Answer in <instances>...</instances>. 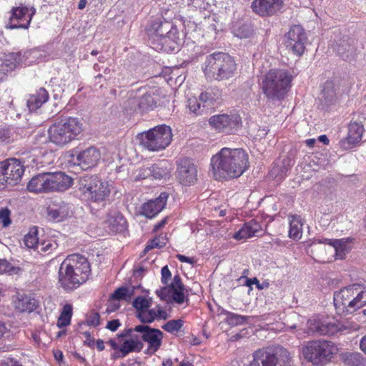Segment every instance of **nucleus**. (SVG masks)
I'll return each instance as SVG.
<instances>
[{
    "mask_svg": "<svg viewBox=\"0 0 366 366\" xmlns=\"http://www.w3.org/2000/svg\"><path fill=\"white\" fill-rule=\"evenodd\" d=\"M211 165L217 179L237 178L249 167L248 154L242 149L224 147L212 157Z\"/></svg>",
    "mask_w": 366,
    "mask_h": 366,
    "instance_id": "obj_1",
    "label": "nucleus"
},
{
    "mask_svg": "<svg viewBox=\"0 0 366 366\" xmlns=\"http://www.w3.org/2000/svg\"><path fill=\"white\" fill-rule=\"evenodd\" d=\"M147 42L151 48L157 51L167 53L179 51L180 39L177 29L169 22L161 20L152 21L145 29Z\"/></svg>",
    "mask_w": 366,
    "mask_h": 366,
    "instance_id": "obj_2",
    "label": "nucleus"
},
{
    "mask_svg": "<svg viewBox=\"0 0 366 366\" xmlns=\"http://www.w3.org/2000/svg\"><path fill=\"white\" fill-rule=\"evenodd\" d=\"M334 305L339 315L352 314L366 305V285L352 284L334 294Z\"/></svg>",
    "mask_w": 366,
    "mask_h": 366,
    "instance_id": "obj_3",
    "label": "nucleus"
},
{
    "mask_svg": "<svg viewBox=\"0 0 366 366\" xmlns=\"http://www.w3.org/2000/svg\"><path fill=\"white\" fill-rule=\"evenodd\" d=\"M73 179L63 172H44L34 176L27 184L29 192H64L71 187Z\"/></svg>",
    "mask_w": 366,
    "mask_h": 366,
    "instance_id": "obj_4",
    "label": "nucleus"
},
{
    "mask_svg": "<svg viewBox=\"0 0 366 366\" xmlns=\"http://www.w3.org/2000/svg\"><path fill=\"white\" fill-rule=\"evenodd\" d=\"M84 130L81 119L77 117H64L56 119L48 129L51 142L58 146H64L76 139Z\"/></svg>",
    "mask_w": 366,
    "mask_h": 366,
    "instance_id": "obj_5",
    "label": "nucleus"
},
{
    "mask_svg": "<svg viewBox=\"0 0 366 366\" xmlns=\"http://www.w3.org/2000/svg\"><path fill=\"white\" fill-rule=\"evenodd\" d=\"M292 75L285 69H272L262 80V89L268 100L284 99L290 89Z\"/></svg>",
    "mask_w": 366,
    "mask_h": 366,
    "instance_id": "obj_6",
    "label": "nucleus"
},
{
    "mask_svg": "<svg viewBox=\"0 0 366 366\" xmlns=\"http://www.w3.org/2000/svg\"><path fill=\"white\" fill-rule=\"evenodd\" d=\"M112 185L97 174H84L79 178L78 189L84 199L94 203H103L109 197Z\"/></svg>",
    "mask_w": 366,
    "mask_h": 366,
    "instance_id": "obj_7",
    "label": "nucleus"
},
{
    "mask_svg": "<svg viewBox=\"0 0 366 366\" xmlns=\"http://www.w3.org/2000/svg\"><path fill=\"white\" fill-rule=\"evenodd\" d=\"M236 69L237 65L230 55L214 52L207 56L204 73L207 79L222 81L232 78Z\"/></svg>",
    "mask_w": 366,
    "mask_h": 366,
    "instance_id": "obj_8",
    "label": "nucleus"
},
{
    "mask_svg": "<svg viewBox=\"0 0 366 366\" xmlns=\"http://www.w3.org/2000/svg\"><path fill=\"white\" fill-rule=\"evenodd\" d=\"M334 342L325 340L308 341L302 348L305 360L315 366H325L332 361L337 352Z\"/></svg>",
    "mask_w": 366,
    "mask_h": 366,
    "instance_id": "obj_9",
    "label": "nucleus"
},
{
    "mask_svg": "<svg viewBox=\"0 0 366 366\" xmlns=\"http://www.w3.org/2000/svg\"><path fill=\"white\" fill-rule=\"evenodd\" d=\"M172 139L170 127L162 124L139 133V140L144 148L149 151H160L167 148Z\"/></svg>",
    "mask_w": 366,
    "mask_h": 366,
    "instance_id": "obj_10",
    "label": "nucleus"
},
{
    "mask_svg": "<svg viewBox=\"0 0 366 366\" xmlns=\"http://www.w3.org/2000/svg\"><path fill=\"white\" fill-rule=\"evenodd\" d=\"M156 294L161 300L167 303L182 305L189 300V290L184 285L179 274L174 277L171 284L157 290Z\"/></svg>",
    "mask_w": 366,
    "mask_h": 366,
    "instance_id": "obj_11",
    "label": "nucleus"
},
{
    "mask_svg": "<svg viewBox=\"0 0 366 366\" xmlns=\"http://www.w3.org/2000/svg\"><path fill=\"white\" fill-rule=\"evenodd\" d=\"M306 330H298L297 336L299 338L304 337L303 334L307 335H333L340 330V326L335 321L329 318L312 317L307 320Z\"/></svg>",
    "mask_w": 366,
    "mask_h": 366,
    "instance_id": "obj_12",
    "label": "nucleus"
},
{
    "mask_svg": "<svg viewBox=\"0 0 366 366\" xmlns=\"http://www.w3.org/2000/svg\"><path fill=\"white\" fill-rule=\"evenodd\" d=\"M209 124L219 132L231 134L241 128L242 118L234 113L217 114L209 118Z\"/></svg>",
    "mask_w": 366,
    "mask_h": 366,
    "instance_id": "obj_13",
    "label": "nucleus"
},
{
    "mask_svg": "<svg viewBox=\"0 0 366 366\" xmlns=\"http://www.w3.org/2000/svg\"><path fill=\"white\" fill-rule=\"evenodd\" d=\"M307 36L304 29L299 25L292 26L285 36V46L294 54L300 56L305 49Z\"/></svg>",
    "mask_w": 366,
    "mask_h": 366,
    "instance_id": "obj_14",
    "label": "nucleus"
},
{
    "mask_svg": "<svg viewBox=\"0 0 366 366\" xmlns=\"http://www.w3.org/2000/svg\"><path fill=\"white\" fill-rule=\"evenodd\" d=\"M74 275L81 279L84 283L91 273L90 264L87 259L79 254L69 255L62 262Z\"/></svg>",
    "mask_w": 366,
    "mask_h": 366,
    "instance_id": "obj_15",
    "label": "nucleus"
},
{
    "mask_svg": "<svg viewBox=\"0 0 366 366\" xmlns=\"http://www.w3.org/2000/svg\"><path fill=\"white\" fill-rule=\"evenodd\" d=\"M249 366H286L278 360L274 350L270 347L262 348L255 351Z\"/></svg>",
    "mask_w": 366,
    "mask_h": 366,
    "instance_id": "obj_16",
    "label": "nucleus"
},
{
    "mask_svg": "<svg viewBox=\"0 0 366 366\" xmlns=\"http://www.w3.org/2000/svg\"><path fill=\"white\" fill-rule=\"evenodd\" d=\"M139 333L142 334V340L149 344L147 353L154 354L161 345L162 332L147 325H139Z\"/></svg>",
    "mask_w": 366,
    "mask_h": 366,
    "instance_id": "obj_17",
    "label": "nucleus"
},
{
    "mask_svg": "<svg viewBox=\"0 0 366 366\" xmlns=\"http://www.w3.org/2000/svg\"><path fill=\"white\" fill-rule=\"evenodd\" d=\"M100 159L99 152L94 147H90L85 150L72 154L71 161L82 169H87L94 167Z\"/></svg>",
    "mask_w": 366,
    "mask_h": 366,
    "instance_id": "obj_18",
    "label": "nucleus"
},
{
    "mask_svg": "<svg viewBox=\"0 0 366 366\" xmlns=\"http://www.w3.org/2000/svg\"><path fill=\"white\" fill-rule=\"evenodd\" d=\"M283 0H254L252 3L253 11L261 16H271L283 7Z\"/></svg>",
    "mask_w": 366,
    "mask_h": 366,
    "instance_id": "obj_19",
    "label": "nucleus"
},
{
    "mask_svg": "<svg viewBox=\"0 0 366 366\" xmlns=\"http://www.w3.org/2000/svg\"><path fill=\"white\" fill-rule=\"evenodd\" d=\"M1 164L7 175L6 178L9 180V185L17 184L21 179L24 172V167L21 162L16 158H11L1 162Z\"/></svg>",
    "mask_w": 366,
    "mask_h": 366,
    "instance_id": "obj_20",
    "label": "nucleus"
},
{
    "mask_svg": "<svg viewBox=\"0 0 366 366\" xmlns=\"http://www.w3.org/2000/svg\"><path fill=\"white\" fill-rule=\"evenodd\" d=\"M178 177L184 185H190L197 180V169L189 159H182L178 167Z\"/></svg>",
    "mask_w": 366,
    "mask_h": 366,
    "instance_id": "obj_21",
    "label": "nucleus"
},
{
    "mask_svg": "<svg viewBox=\"0 0 366 366\" xmlns=\"http://www.w3.org/2000/svg\"><path fill=\"white\" fill-rule=\"evenodd\" d=\"M59 282L66 291H71L83 284L81 279L74 276V274L63 263L61 264L59 269Z\"/></svg>",
    "mask_w": 366,
    "mask_h": 366,
    "instance_id": "obj_22",
    "label": "nucleus"
},
{
    "mask_svg": "<svg viewBox=\"0 0 366 366\" xmlns=\"http://www.w3.org/2000/svg\"><path fill=\"white\" fill-rule=\"evenodd\" d=\"M167 197L168 196L165 192L161 193L157 199L144 203L142 207L140 214L148 218L154 217L164 209Z\"/></svg>",
    "mask_w": 366,
    "mask_h": 366,
    "instance_id": "obj_23",
    "label": "nucleus"
},
{
    "mask_svg": "<svg viewBox=\"0 0 366 366\" xmlns=\"http://www.w3.org/2000/svg\"><path fill=\"white\" fill-rule=\"evenodd\" d=\"M137 287L132 285L122 286L116 289L112 294V299L118 301H124L129 302L132 301V306L137 310V297H134ZM135 316L137 317V310H136Z\"/></svg>",
    "mask_w": 366,
    "mask_h": 366,
    "instance_id": "obj_24",
    "label": "nucleus"
},
{
    "mask_svg": "<svg viewBox=\"0 0 366 366\" xmlns=\"http://www.w3.org/2000/svg\"><path fill=\"white\" fill-rule=\"evenodd\" d=\"M105 228L111 234L123 232L127 229V221L124 216L117 212L109 213L104 222Z\"/></svg>",
    "mask_w": 366,
    "mask_h": 366,
    "instance_id": "obj_25",
    "label": "nucleus"
},
{
    "mask_svg": "<svg viewBox=\"0 0 366 366\" xmlns=\"http://www.w3.org/2000/svg\"><path fill=\"white\" fill-rule=\"evenodd\" d=\"M337 54L344 60L352 61L357 56V46L354 40H343L337 46Z\"/></svg>",
    "mask_w": 366,
    "mask_h": 366,
    "instance_id": "obj_26",
    "label": "nucleus"
},
{
    "mask_svg": "<svg viewBox=\"0 0 366 366\" xmlns=\"http://www.w3.org/2000/svg\"><path fill=\"white\" fill-rule=\"evenodd\" d=\"M262 230V227L256 220H250L246 222L244 226L237 232L234 233L233 237L235 239H246L253 236H257V233Z\"/></svg>",
    "mask_w": 366,
    "mask_h": 366,
    "instance_id": "obj_27",
    "label": "nucleus"
},
{
    "mask_svg": "<svg viewBox=\"0 0 366 366\" xmlns=\"http://www.w3.org/2000/svg\"><path fill=\"white\" fill-rule=\"evenodd\" d=\"M364 132V126L362 122L357 121L352 122L349 124L348 127V136L345 141L342 142V144L345 145L346 142L348 143L349 146L354 145L359 142L362 139V137Z\"/></svg>",
    "mask_w": 366,
    "mask_h": 366,
    "instance_id": "obj_28",
    "label": "nucleus"
},
{
    "mask_svg": "<svg viewBox=\"0 0 366 366\" xmlns=\"http://www.w3.org/2000/svg\"><path fill=\"white\" fill-rule=\"evenodd\" d=\"M49 93L44 88H40L35 94L30 95L27 100V107L31 112H34L47 102Z\"/></svg>",
    "mask_w": 366,
    "mask_h": 366,
    "instance_id": "obj_29",
    "label": "nucleus"
},
{
    "mask_svg": "<svg viewBox=\"0 0 366 366\" xmlns=\"http://www.w3.org/2000/svg\"><path fill=\"white\" fill-rule=\"evenodd\" d=\"M14 304L16 309L21 312H31L37 307L36 300L30 296L24 295H18Z\"/></svg>",
    "mask_w": 366,
    "mask_h": 366,
    "instance_id": "obj_30",
    "label": "nucleus"
},
{
    "mask_svg": "<svg viewBox=\"0 0 366 366\" xmlns=\"http://www.w3.org/2000/svg\"><path fill=\"white\" fill-rule=\"evenodd\" d=\"M21 52H11L5 55L4 61L1 65V70L4 73L13 71L21 64Z\"/></svg>",
    "mask_w": 366,
    "mask_h": 366,
    "instance_id": "obj_31",
    "label": "nucleus"
},
{
    "mask_svg": "<svg viewBox=\"0 0 366 366\" xmlns=\"http://www.w3.org/2000/svg\"><path fill=\"white\" fill-rule=\"evenodd\" d=\"M221 97L222 92L217 87H210L204 92L201 93L200 100L203 104V107L208 109L209 107L213 106Z\"/></svg>",
    "mask_w": 366,
    "mask_h": 366,
    "instance_id": "obj_32",
    "label": "nucleus"
},
{
    "mask_svg": "<svg viewBox=\"0 0 366 366\" xmlns=\"http://www.w3.org/2000/svg\"><path fill=\"white\" fill-rule=\"evenodd\" d=\"M350 238L337 239L330 242V245L335 249L336 259H344L346 254L350 251Z\"/></svg>",
    "mask_w": 366,
    "mask_h": 366,
    "instance_id": "obj_33",
    "label": "nucleus"
},
{
    "mask_svg": "<svg viewBox=\"0 0 366 366\" xmlns=\"http://www.w3.org/2000/svg\"><path fill=\"white\" fill-rule=\"evenodd\" d=\"M341 359L346 366H366V359L357 352H346L342 354Z\"/></svg>",
    "mask_w": 366,
    "mask_h": 366,
    "instance_id": "obj_34",
    "label": "nucleus"
},
{
    "mask_svg": "<svg viewBox=\"0 0 366 366\" xmlns=\"http://www.w3.org/2000/svg\"><path fill=\"white\" fill-rule=\"evenodd\" d=\"M232 34L239 39L249 38L252 34L253 30L251 26L248 24L242 22H236L232 28Z\"/></svg>",
    "mask_w": 366,
    "mask_h": 366,
    "instance_id": "obj_35",
    "label": "nucleus"
},
{
    "mask_svg": "<svg viewBox=\"0 0 366 366\" xmlns=\"http://www.w3.org/2000/svg\"><path fill=\"white\" fill-rule=\"evenodd\" d=\"M302 222L300 216H292L290 220L289 237L292 239H300L302 237Z\"/></svg>",
    "mask_w": 366,
    "mask_h": 366,
    "instance_id": "obj_36",
    "label": "nucleus"
},
{
    "mask_svg": "<svg viewBox=\"0 0 366 366\" xmlns=\"http://www.w3.org/2000/svg\"><path fill=\"white\" fill-rule=\"evenodd\" d=\"M157 102L151 94L146 93L139 100V109L142 112L153 110L156 107Z\"/></svg>",
    "mask_w": 366,
    "mask_h": 366,
    "instance_id": "obj_37",
    "label": "nucleus"
},
{
    "mask_svg": "<svg viewBox=\"0 0 366 366\" xmlns=\"http://www.w3.org/2000/svg\"><path fill=\"white\" fill-rule=\"evenodd\" d=\"M72 316V307L66 304L64 306L61 315L57 320V326L59 328L64 327L70 324Z\"/></svg>",
    "mask_w": 366,
    "mask_h": 366,
    "instance_id": "obj_38",
    "label": "nucleus"
},
{
    "mask_svg": "<svg viewBox=\"0 0 366 366\" xmlns=\"http://www.w3.org/2000/svg\"><path fill=\"white\" fill-rule=\"evenodd\" d=\"M322 97L327 102H332L336 97V89L335 83L331 80L325 82L322 90Z\"/></svg>",
    "mask_w": 366,
    "mask_h": 366,
    "instance_id": "obj_39",
    "label": "nucleus"
},
{
    "mask_svg": "<svg viewBox=\"0 0 366 366\" xmlns=\"http://www.w3.org/2000/svg\"><path fill=\"white\" fill-rule=\"evenodd\" d=\"M187 107L189 111L197 115L202 114L206 107H203V104L200 100V97L197 99L196 97L189 98L187 100Z\"/></svg>",
    "mask_w": 366,
    "mask_h": 366,
    "instance_id": "obj_40",
    "label": "nucleus"
},
{
    "mask_svg": "<svg viewBox=\"0 0 366 366\" xmlns=\"http://www.w3.org/2000/svg\"><path fill=\"white\" fill-rule=\"evenodd\" d=\"M157 317V314L154 309L140 310L139 307V320L143 323L152 322Z\"/></svg>",
    "mask_w": 366,
    "mask_h": 366,
    "instance_id": "obj_41",
    "label": "nucleus"
},
{
    "mask_svg": "<svg viewBox=\"0 0 366 366\" xmlns=\"http://www.w3.org/2000/svg\"><path fill=\"white\" fill-rule=\"evenodd\" d=\"M247 319L248 317L247 316H242L232 312L227 313V317L224 321L230 326H237L242 325Z\"/></svg>",
    "mask_w": 366,
    "mask_h": 366,
    "instance_id": "obj_42",
    "label": "nucleus"
},
{
    "mask_svg": "<svg viewBox=\"0 0 366 366\" xmlns=\"http://www.w3.org/2000/svg\"><path fill=\"white\" fill-rule=\"evenodd\" d=\"M167 239L165 237H158L150 240L143 251V255L152 249L162 248L167 244Z\"/></svg>",
    "mask_w": 366,
    "mask_h": 366,
    "instance_id": "obj_43",
    "label": "nucleus"
},
{
    "mask_svg": "<svg viewBox=\"0 0 366 366\" xmlns=\"http://www.w3.org/2000/svg\"><path fill=\"white\" fill-rule=\"evenodd\" d=\"M140 292L142 295H139V307H140V310L148 309L152 303V298L148 297L149 291L142 289L139 284V293Z\"/></svg>",
    "mask_w": 366,
    "mask_h": 366,
    "instance_id": "obj_44",
    "label": "nucleus"
},
{
    "mask_svg": "<svg viewBox=\"0 0 366 366\" xmlns=\"http://www.w3.org/2000/svg\"><path fill=\"white\" fill-rule=\"evenodd\" d=\"M184 322L181 319L172 320L168 321L162 326V328L170 333H174L180 330L183 327Z\"/></svg>",
    "mask_w": 366,
    "mask_h": 366,
    "instance_id": "obj_45",
    "label": "nucleus"
},
{
    "mask_svg": "<svg viewBox=\"0 0 366 366\" xmlns=\"http://www.w3.org/2000/svg\"><path fill=\"white\" fill-rule=\"evenodd\" d=\"M29 11V9L26 6L13 7L11 9V15L9 19L10 21H12L13 19L21 21Z\"/></svg>",
    "mask_w": 366,
    "mask_h": 366,
    "instance_id": "obj_46",
    "label": "nucleus"
},
{
    "mask_svg": "<svg viewBox=\"0 0 366 366\" xmlns=\"http://www.w3.org/2000/svg\"><path fill=\"white\" fill-rule=\"evenodd\" d=\"M58 244L56 242L53 241H44L37 245V250L41 253L50 254L53 250L57 249Z\"/></svg>",
    "mask_w": 366,
    "mask_h": 366,
    "instance_id": "obj_47",
    "label": "nucleus"
},
{
    "mask_svg": "<svg viewBox=\"0 0 366 366\" xmlns=\"http://www.w3.org/2000/svg\"><path fill=\"white\" fill-rule=\"evenodd\" d=\"M137 347V341L132 339L125 340L123 341L120 349L123 352L122 355H127L129 352L134 351Z\"/></svg>",
    "mask_w": 366,
    "mask_h": 366,
    "instance_id": "obj_48",
    "label": "nucleus"
},
{
    "mask_svg": "<svg viewBox=\"0 0 366 366\" xmlns=\"http://www.w3.org/2000/svg\"><path fill=\"white\" fill-rule=\"evenodd\" d=\"M24 243L29 248H37V245L39 244L37 237L36 230L31 233L29 232L24 237Z\"/></svg>",
    "mask_w": 366,
    "mask_h": 366,
    "instance_id": "obj_49",
    "label": "nucleus"
},
{
    "mask_svg": "<svg viewBox=\"0 0 366 366\" xmlns=\"http://www.w3.org/2000/svg\"><path fill=\"white\" fill-rule=\"evenodd\" d=\"M152 178L154 179H161L167 175V170L157 164H152Z\"/></svg>",
    "mask_w": 366,
    "mask_h": 366,
    "instance_id": "obj_50",
    "label": "nucleus"
},
{
    "mask_svg": "<svg viewBox=\"0 0 366 366\" xmlns=\"http://www.w3.org/2000/svg\"><path fill=\"white\" fill-rule=\"evenodd\" d=\"M48 215L51 219L59 222L63 220V219L66 216V213L61 211L60 209L49 208L48 210Z\"/></svg>",
    "mask_w": 366,
    "mask_h": 366,
    "instance_id": "obj_51",
    "label": "nucleus"
},
{
    "mask_svg": "<svg viewBox=\"0 0 366 366\" xmlns=\"http://www.w3.org/2000/svg\"><path fill=\"white\" fill-rule=\"evenodd\" d=\"M10 214L11 212L8 208L5 207L0 209V222L4 227H6L11 224Z\"/></svg>",
    "mask_w": 366,
    "mask_h": 366,
    "instance_id": "obj_52",
    "label": "nucleus"
},
{
    "mask_svg": "<svg viewBox=\"0 0 366 366\" xmlns=\"http://www.w3.org/2000/svg\"><path fill=\"white\" fill-rule=\"evenodd\" d=\"M252 285H255L259 290L268 288L269 286V283L267 281H264L262 283H260L257 277L247 279L246 285L251 287Z\"/></svg>",
    "mask_w": 366,
    "mask_h": 366,
    "instance_id": "obj_53",
    "label": "nucleus"
},
{
    "mask_svg": "<svg viewBox=\"0 0 366 366\" xmlns=\"http://www.w3.org/2000/svg\"><path fill=\"white\" fill-rule=\"evenodd\" d=\"M187 4L200 10H205L207 9L209 3L207 0H187Z\"/></svg>",
    "mask_w": 366,
    "mask_h": 366,
    "instance_id": "obj_54",
    "label": "nucleus"
},
{
    "mask_svg": "<svg viewBox=\"0 0 366 366\" xmlns=\"http://www.w3.org/2000/svg\"><path fill=\"white\" fill-rule=\"evenodd\" d=\"M120 307V303L119 301L117 300L112 299V295H111L109 297V299L108 300L107 307L106 310V312L107 313H112L113 312H115Z\"/></svg>",
    "mask_w": 366,
    "mask_h": 366,
    "instance_id": "obj_55",
    "label": "nucleus"
},
{
    "mask_svg": "<svg viewBox=\"0 0 366 366\" xmlns=\"http://www.w3.org/2000/svg\"><path fill=\"white\" fill-rule=\"evenodd\" d=\"M162 278L161 281L165 286L169 285L168 282L172 277V273L168 268V266H164L161 270Z\"/></svg>",
    "mask_w": 366,
    "mask_h": 366,
    "instance_id": "obj_56",
    "label": "nucleus"
},
{
    "mask_svg": "<svg viewBox=\"0 0 366 366\" xmlns=\"http://www.w3.org/2000/svg\"><path fill=\"white\" fill-rule=\"evenodd\" d=\"M152 172L151 166L145 167L144 165H143L141 167V169L139 171V179L152 178Z\"/></svg>",
    "mask_w": 366,
    "mask_h": 366,
    "instance_id": "obj_57",
    "label": "nucleus"
},
{
    "mask_svg": "<svg viewBox=\"0 0 366 366\" xmlns=\"http://www.w3.org/2000/svg\"><path fill=\"white\" fill-rule=\"evenodd\" d=\"M15 268L6 259H0V273L10 272Z\"/></svg>",
    "mask_w": 366,
    "mask_h": 366,
    "instance_id": "obj_58",
    "label": "nucleus"
},
{
    "mask_svg": "<svg viewBox=\"0 0 366 366\" xmlns=\"http://www.w3.org/2000/svg\"><path fill=\"white\" fill-rule=\"evenodd\" d=\"M7 175L3 169L1 164L0 163V189L6 187L9 185V180L6 178Z\"/></svg>",
    "mask_w": 366,
    "mask_h": 366,
    "instance_id": "obj_59",
    "label": "nucleus"
},
{
    "mask_svg": "<svg viewBox=\"0 0 366 366\" xmlns=\"http://www.w3.org/2000/svg\"><path fill=\"white\" fill-rule=\"evenodd\" d=\"M99 315L98 313L92 314L87 319V324L91 326L97 327L99 322Z\"/></svg>",
    "mask_w": 366,
    "mask_h": 366,
    "instance_id": "obj_60",
    "label": "nucleus"
},
{
    "mask_svg": "<svg viewBox=\"0 0 366 366\" xmlns=\"http://www.w3.org/2000/svg\"><path fill=\"white\" fill-rule=\"evenodd\" d=\"M132 331L137 332V326H136L133 329L124 330L121 334L118 335L117 340H118L119 342L120 343L122 341V338L130 337Z\"/></svg>",
    "mask_w": 366,
    "mask_h": 366,
    "instance_id": "obj_61",
    "label": "nucleus"
},
{
    "mask_svg": "<svg viewBox=\"0 0 366 366\" xmlns=\"http://www.w3.org/2000/svg\"><path fill=\"white\" fill-rule=\"evenodd\" d=\"M121 325V323L119 320H112L107 322V328L109 330L114 332L118 327Z\"/></svg>",
    "mask_w": 366,
    "mask_h": 366,
    "instance_id": "obj_62",
    "label": "nucleus"
},
{
    "mask_svg": "<svg viewBox=\"0 0 366 366\" xmlns=\"http://www.w3.org/2000/svg\"><path fill=\"white\" fill-rule=\"evenodd\" d=\"M9 330L6 327L4 322L0 321V340H2L6 335H9Z\"/></svg>",
    "mask_w": 366,
    "mask_h": 366,
    "instance_id": "obj_63",
    "label": "nucleus"
},
{
    "mask_svg": "<svg viewBox=\"0 0 366 366\" xmlns=\"http://www.w3.org/2000/svg\"><path fill=\"white\" fill-rule=\"evenodd\" d=\"M156 312L157 314V319L167 320L168 318V314L167 312L159 307H158V310L156 311Z\"/></svg>",
    "mask_w": 366,
    "mask_h": 366,
    "instance_id": "obj_64",
    "label": "nucleus"
}]
</instances>
